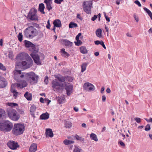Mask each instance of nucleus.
Returning <instances> with one entry per match:
<instances>
[{"instance_id":"1","label":"nucleus","mask_w":152,"mask_h":152,"mask_svg":"<svg viewBox=\"0 0 152 152\" xmlns=\"http://www.w3.org/2000/svg\"><path fill=\"white\" fill-rule=\"evenodd\" d=\"M17 58L21 60H26L22 61V66L25 69H27L31 66L33 61L31 58L28 54L25 53H21L18 54L17 56Z\"/></svg>"},{"instance_id":"2","label":"nucleus","mask_w":152,"mask_h":152,"mask_svg":"<svg viewBox=\"0 0 152 152\" xmlns=\"http://www.w3.org/2000/svg\"><path fill=\"white\" fill-rule=\"evenodd\" d=\"M38 34V31L34 26H29L25 29L23 32L24 36L27 38L32 39Z\"/></svg>"},{"instance_id":"3","label":"nucleus","mask_w":152,"mask_h":152,"mask_svg":"<svg viewBox=\"0 0 152 152\" xmlns=\"http://www.w3.org/2000/svg\"><path fill=\"white\" fill-rule=\"evenodd\" d=\"M13 127L12 123L8 120L0 122V130L4 132H8L11 130Z\"/></svg>"},{"instance_id":"4","label":"nucleus","mask_w":152,"mask_h":152,"mask_svg":"<svg viewBox=\"0 0 152 152\" xmlns=\"http://www.w3.org/2000/svg\"><path fill=\"white\" fill-rule=\"evenodd\" d=\"M24 77L26 82L31 83L34 82V83L37 82L39 78L38 76L33 72H30L27 73H24Z\"/></svg>"},{"instance_id":"5","label":"nucleus","mask_w":152,"mask_h":152,"mask_svg":"<svg viewBox=\"0 0 152 152\" xmlns=\"http://www.w3.org/2000/svg\"><path fill=\"white\" fill-rule=\"evenodd\" d=\"M7 113L8 117L13 121H17L20 117L19 114L17 111L12 108L7 109Z\"/></svg>"},{"instance_id":"6","label":"nucleus","mask_w":152,"mask_h":152,"mask_svg":"<svg viewBox=\"0 0 152 152\" xmlns=\"http://www.w3.org/2000/svg\"><path fill=\"white\" fill-rule=\"evenodd\" d=\"M24 125L22 124L19 123L15 124L12 130L13 134L15 136L22 134L24 130Z\"/></svg>"},{"instance_id":"7","label":"nucleus","mask_w":152,"mask_h":152,"mask_svg":"<svg viewBox=\"0 0 152 152\" xmlns=\"http://www.w3.org/2000/svg\"><path fill=\"white\" fill-rule=\"evenodd\" d=\"M37 9L35 8H33L31 9L27 15V18L32 21H38V18L37 15Z\"/></svg>"},{"instance_id":"8","label":"nucleus","mask_w":152,"mask_h":152,"mask_svg":"<svg viewBox=\"0 0 152 152\" xmlns=\"http://www.w3.org/2000/svg\"><path fill=\"white\" fill-rule=\"evenodd\" d=\"M92 1H85L83 3L84 11L88 14L91 13V8L92 7Z\"/></svg>"},{"instance_id":"9","label":"nucleus","mask_w":152,"mask_h":152,"mask_svg":"<svg viewBox=\"0 0 152 152\" xmlns=\"http://www.w3.org/2000/svg\"><path fill=\"white\" fill-rule=\"evenodd\" d=\"M51 83V86L54 91L60 90V87H62L64 85L63 83H59L56 79L53 80Z\"/></svg>"},{"instance_id":"10","label":"nucleus","mask_w":152,"mask_h":152,"mask_svg":"<svg viewBox=\"0 0 152 152\" xmlns=\"http://www.w3.org/2000/svg\"><path fill=\"white\" fill-rule=\"evenodd\" d=\"M73 86L72 84L68 83L67 84H65V89L66 90L67 95L69 96L73 91Z\"/></svg>"},{"instance_id":"11","label":"nucleus","mask_w":152,"mask_h":152,"mask_svg":"<svg viewBox=\"0 0 152 152\" xmlns=\"http://www.w3.org/2000/svg\"><path fill=\"white\" fill-rule=\"evenodd\" d=\"M7 145L10 149L12 150H16L19 147V145L15 141H10L7 143Z\"/></svg>"},{"instance_id":"12","label":"nucleus","mask_w":152,"mask_h":152,"mask_svg":"<svg viewBox=\"0 0 152 152\" xmlns=\"http://www.w3.org/2000/svg\"><path fill=\"white\" fill-rule=\"evenodd\" d=\"M30 56L34 60L35 64L38 65H41L42 64L40 61L39 56L37 53H31Z\"/></svg>"},{"instance_id":"13","label":"nucleus","mask_w":152,"mask_h":152,"mask_svg":"<svg viewBox=\"0 0 152 152\" xmlns=\"http://www.w3.org/2000/svg\"><path fill=\"white\" fill-rule=\"evenodd\" d=\"M84 90L88 91L94 90L95 88L94 85L90 83H86L84 84L83 86Z\"/></svg>"},{"instance_id":"14","label":"nucleus","mask_w":152,"mask_h":152,"mask_svg":"<svg viewBox=\"0 0 152 152\" xmlns=\"http://www.w3.org/2000/svg\"><path fill=\"white\" fill-rule=\"evenodd\" d=\"M18 83H16L15 84L16 86L19 88H23L26 87L28 84L27 82L25 80H20Z\"/></svg>"},{"instance_id":"15","label":"nucleus","mask_w":152,"mask_h":152,"mask_svg":"<svg viewBox=\"0 0 152 152\" xmlns=\"http://www.w3.org/2000/svg\"><path fill=\"white\" fill-rule=\"evenodd\" d=\"M7 84V82L4 77L0 76V88L5 87Z\"/></svg>"},{"instance_id":"16","label":"nucleus","mask_w":152,"mask_h":152,"mask_svg":"<svg viewBox=\"0 0 152 152\" xmlns=\"http://www.w3.org/2000/svg\"><path fill=\"white\" fill-rule=\"evenodd\" d=\"M62 42L65 46L68 47H71L73 44L72 42L66 39H62Z\"/></svg>"},{"instance_id":"17","label":"nucleus","mask_w":152,"mask_h":152,"mask_svg":"<svg viewBox=\"0 0 152 152\" xmlns=\"http://www.w3.org/2000/svg\"><path fill=\"white\" fill-rule=\"evenodd\" d=\"M24 73H23L21 75H18L17 73H14V79L18 82H19L21 78L24 77Z\"/></svg>"},{"instance_id":"18","label":"nucleus","mask_w":152,"mask_h":152,"mask_svg":"<svg viewBox=\"0 0 152 152\" xmlns=\"http://www.w3.org/2000/svg\"><path fill=\"white\" fill-rule=\"evenodd\" d=\"M45 134L46 136L52 137L53 136V133L52 130L51 129H46Z\"/></svg>"},{"instance_id":"19","label":"nucleus","mask_w":152,"mask_h":152,"mask_svg":"<svg viewBox=\"0 0 152 152\" xmlns=\"http://www.w3.org/2000/svg\"><path fill=\"white\" fill-rule=\"evenodd\" d=\"M37 145L35 143H33L31 144L29 147L30 152H35L37 150Z\"/></svg>"},{"instance_id":"20","label":"nucleus","mask_w":152,"mask_h":152,"mask_svg":"<svg viewBox=\"0 0 152 152\" xmlns=\"http://www.w3.org/2000/svg\"><path fill=\"white\" fill-rule=\"evenodd\" d=\"M53 24L54 25L53 26L56 27H60L61 26V21L59 19H56L54 20Z\"/></svg>"},{"instance_id":"21","label":"nucleus","mask_w":152,"mask_h":152,"mask_svg":"<svg viewBox=\"0 0 152 152\" xmlns=\"http://www.w3.org/2000/svg\"><path fill=\"white\" fill-rule=\"evenodd\" d=\"M49 114L46 112L42 114L40 116L39 118L41 120H47L49 118Z\"/></svg>"},{"instance_id":"22","label":"nucleus","mask_w":152,"mask_h":152,"mask_svg":"<svg viewBox=\"0 0 152 152\" xmlns=\"http://www.w3.org/2000/svg\"><path fill=\"white\" fill-rule=\"evenodd\" d=\"M61 55L63 57L67 58L70 56L69 54L65 51L64 48H62L61 49Z\"/></svg>"},{"instance_id":"23","label":"nucleus","mask_w":152,"mask_h":152,"mask_svg":"<svg viewBox=\"0 0 152 152\" xmlns=\"http://www.w3.org/2000/svg\"><path fill=\"white\" fill-rule=\"evenodd\" d=\"M45 8L44 4L42 3L40 4H39L38 10L42 14H44L45 12L44 11V10Z\"/></svg>"},{"instance_id":"24","label":"nucleus","mask_w":152,"mask_h":152,"mask_svg":"<svg viewBox=\"0 0 152 152\" xmlns=\"http://www.w3.org/2000/svg\"><path fill=\"white\" fill-rule=\"evenodd\" d=\"M25 97L28 101H31L32 100V95L31 93L26 92L24 95Z\"/></svg>"},{"instance_id":"25","label":"nucleus","mask_w":152,"mask_h":152,"mask_svg":"<svg viewBox=\"0 0 152 152\" xmlns=\"http://www.w3.org/2000/svg\"><path fill=\"white\" fill-rule=\"evenodd\" d=\"M33 44L31 42L29 41L26 40H24V45L26 48H31V47H33L32 46Z\"/></svg>"},{"instance_id":"26","label":"nucleus","mask_w":152,"mask_h":152,"mask_svg":"<svg viewBox=\"0 0 152 152\" xmlns=\"http://www.w3.org/2000/svg\"><path fill=\"white\" fill-rule=\"evenodd\" d=\"M96 34L98 37L100 38L102 37V30L101 28H98L96 31Z\"/></svg>"},{"instance_id":"27","label":"nucleus","mask_w":152,"mask_h":152,"mask_svg":"<svg viewBox=\"0 0 152 152\" xmlns=\"http://www.w3.org/2000/svg\"><path fill=\"white\" fill-rule=\"evenodd\" d=\"M36 110V107L34 104L32 105L30 108V112L32 115H34V112Z\"/></svg>"},{"instance_id":"28","label":"nucleus","mask_w":152,"mask_h":152,"mask_svg":"<svg viewBox=\"0 0 152 152\" xmlns=\"http://www.w3.org/2000/svg\"><path fill=\"white\" fill-rule=\"evenodd\" d=\"M80 52L82 53L85 54L88 52V51L85 46H82L80 48Z\"/></svg>"},{"instance_id":"29","label":"nucleus","mask_w":152,"mask_h":152,"mask_svg":"<svg viewBox=\"0 0 152 152\" xmlns=\"http://www.w3.org/2000/svg\"><path fill=\"white\" fill-rule=\"evenodd\" d=\"M90 137L91 140H94L96 142L98 140L96 135L94 133H92L91 134Z\"/></svg>"},{"instance_id":"30","label":"nucleus","mask_w":152,"mask_h":152,"mask_svg":"<svg viewBox=\"0 0 152 152\" xmlns=\"http://www.w3.org/2000/svg\"><path fill=\"white\" fill-rule=\"evenodd\" d=\"M64 143L66 145H68L74 143V141L73 140H69L65 139L63 141Z\"/></svg>"},{"instance_id":"31","label":"nucleus","mask_w":152,"mask_h":152,"mask_svg":"<svg viewBox=\"0 0 152 152\" xmlns=\"http://www.w3.org/2000/svg\"><path fill=\"white\" fill-rule=\"evenodd\" d=\"M69 28H72L77 27L78 26L77 23L73 22H71L69 24Z\"/></svg>"},{"instance_id":"32","label":"nucleus","mask_w":152,"mask_h":152,"mask_svg":"<svg viewBox=\"0 0 152 152\" xmlns=\"http://www.w3.org/2000/svg\"><path fill=\"white\" fill-rule=\"evenodd\" d=\"M88 64V63H84L82 64L81 65V72H83L86 70Z\"/></svg>"},{"instance_id":"33","label":"nucleus","mask_w":152,"mask_h":152,"mask_svg":"<svg viewBox=\"0 0 152 152\" xmlns=\"http://www.w3.org/2000/svg\"><path fill=\"white\" fill-rule=\"evenodd\" d=\"M65 77L66 79V81H67L69 82H72V80H73V77L68 75L65 76Z\"/></svg>"},{"instance_id":"34","label":"nucleus","mask_w":152,"mask_h":152,"mask_svg":"<svg viewBox=\"0 0 152 152\" xmlns=\"http://www.w3.org/2000/svg\"><path fill=\"white\" fill-rule=\"evenodd\" d=\"M65 127L67 128H70L72 126V123L69 121H66L65 123Z\"/></svg>"},{"instance_id":"35","label":"nucleus","mask_w":152,"mask_h":152,"mask_svg":"<svg viewBox=\"0 0 152 152\" xmlns=\"http://www.w3.org/2000/svg\"><path fill=\"white\" fill-rule=\"evenodd\" d=\"M31 48H32V53H36L38 51V49L36 47V46L34 44Z\"/></svg>"},{"instance_id":"36","label":"nucleus","mask_w":152,"mask_h":152,"mask_svg":"<svg viewBox=\"0 0 152 152\" xmlns=\"http://www.w3.org/2000/svg\"><path fill=\"white\" fill-rule=\"evenodd\" d=\"M65 98L63 96H60L58 97L57 101L59 104H61Z\"/></svg>"},{"instance_id":"37","label":"nucleus","mask_w":152,"mask_h":152,"mask_svg":"<svg viewBox=\"0 0 152 152\" xmlns=\"http://www.w3.org/2000/svg\"><path fill=\"white\" fill-rule=\"evenodd\" d=\"M52 4V3H50L46 4V8L49 11H50L53 8V7L51 5Z\"/></svg>"},{"instance_id":"38","label":"nucleus","mask_w":152,"mask_h":152,"mask_svg":"<svg viewBox=\"0 0 152 152\" xmlns=\"http://www.w3.org/2000/svg\"><path fill=\"white\" fill-rule=\"evenodd\" d=\"M75 137L77 140L82 141L84 140V139L83 138H82L81 136H79L78 135L76 134Z\"/></svg>"},{"instance_id":"39","label":"nucleus","mask_w":152,"mask_h":152,"mask_svg":"<svg viewBox=\"0 0 152 152\" xmlns=\"http://www.w3.org/2000/svg\"><path fill=\"white\" fill-rule=\"evenodd\" d=\"M61 82L64 83L66 81V79L65 77V76H63L60 75V78L58 80Z\"/></svg>"},{"instance_id":"40","label":"nucleus","mask_w":152,"mask_h":152,"mask_svg":"<svg viewBox=\"0 0 152 152\" xmlns=\"http://www.w3.org/2000/svg\"><path fill=\"white\" fill-rule=\"evenodd\" d=\"M0 69L2 71H5L6 70V68L4 65L0 62Z\"/></svg>"},{"instance_id":"41","label":"nucleus","mask_w":152,"mask_h":152,"mask_svg":"<svg viewBox=\"0 0 152 152\" xmlns=\"http://www.w3.org/2000/svg\"><path fill=\"white\" fill-rule=\"evenodd\" d=\"M18 37L19 41L20 42H22L23 39V35L22 33H19Z\"/></svg>"},{"instance_id":"42","label":"nucleus","mask_w":152,"mask_h":152,"mask_svg":"<svg viewBox=\"0 0 152 152\" xmlns=\"http://www.w3.org/2000/svg\"><path fill=\"white\" fill-rule=\"evenodd\" d=\"M5 112V111L3 109H0V118L4 115Z\"/></svg>"},{"instance_id":"43","label":"nucleus","mask_w":152,"mask_h":152,"mask_svg":"<svg viewBox=\"0 0 152 152\" xmlns=\"http://www.w3.org/2000/svg\"><path fill=\"white\" fill-rule=\"evenodd\" d=\"M8 105L9 106H11L12 107H15L18 105V104L17 103H8Z\"/></svg>"},{"instance_id":"44","label":"nucleus","mask_w":152,"mask_h":152,"mask_svg":"<svg viewBox=\"0 0 152 152\" xmlns=\"http://www.w3.org/2000/svg\"><path fill=\"white\" fill-rule=\"evenodd\" d=\"M74 43L75 45L77 46H79L82 44V42L80 40H77V42H75Z\"/></svg>"},{"instance_id":"45","label":"nucleus","mask_w":152,"mask_h":152,"mask_svg":"<svg viewBox=\"0 0 152 152\" xmlns=\"http://www.w3.org/2000/svg\"><path fill=\"white\" fill-rule=\"evenodd\" d=\"M151 129L150 125L148 124H147L145 126V131H148Z\"/></svg>"},{"instance_id":"46","label":"nucleus","mask_w":152,"mask_h":152,"mask_svg":"<svg viewBox=\"0 0 152 152\" xmlns=\"http://www.w3.org/2000/svg\"><path fill=\"white\" fill-rule=\"evenodd\" d=\"M30 24L33 25V26H34V27H35L38 28H39V25L37 23L32 22L30 23Z\"/></svg>"},{"instance_id":"47","label":"nucleus","mask_w":152,"mask_h":152,"mask_svg":"<svg viewBox=\"0 0 152 152\" xmlns=\"http://www.w3.org/2000/svg\"><path fill=\"white\" fill-rule=\"evenodd\" d=\"M118 144H120L121 146L123 148H124L125 146V145L124 143L122 141L120 140L118 142Z\"/></svg>"},{"instance_id":"48","label":"nucleus","mask_w":152,"mask_h":152,"mask_svg":"<svg viewBox=\"0 0 152 152\" xmlns=\"http://www.w3.org/2000/svg\"><path fill=\"white\" fill-rule=\"evenodd\" d=\"M46 28L48 29H50V20H48L47 21V24L46 26Z\"/></svg>"},{"instance_id":"49","label":"nucleus","mask_w":152,"mask_h":152,"mask_svg":"<svg viewBox=\"0 0 152 152\" xmlns=\"http://www.w3.org/2000/svg\"><path fill=\"white\" fill-rule=\"evenodd\" d=\"M143 9L144 10L146 11V12L149 15L152 13L146 7H144Z\"/></svg>"},{"instance_id":"50","label":"nucleus","mask_w":152,"mask_h":152,"mask_svg":"<svg viewBox=\"0 0 152 152\" xmlns=\"http://www.w3.org/2000/svg\"><path fill=\"white\" fill-rule=\"evenodd\" d=\"M64 0H54V3L57 4H60Z\"/></svg>"},{"instance_id":"51","label":"nucleus","mask_w":152,"mask_h":152,"mask_svg":"<svg viewBox=\"0 0 152 152\" xmlns=\"http://www.w3.org/2000/svg\"><path fill=\"white\" fill-rule=\"evenodd\" d=\"M48 76H46L45 77L44 79V82L45 83V84L46 85L48 84Z\"/></svg>"},{"instance_id":"52","label":"nucleus","mask_w":152,"mask_h":152,"mask_svg":"<svg viewBox=\"0 0 152 152\" xmlns=\"http://www.w3.org/2000/svg\"><path fill=\"white\" fill-rule=\"evenodd\" d=\"M76 18L77 19H79L80 20H82L83 19V18L81 16L80 14L79 13H77V14Z\"/></svg>"},{"instance_id":"53","label":"nucleus","mask_w":152,"mask_h":152,"mask_svg":"<svg viewBox=\"0 0 152 152\" xmlns=\"http://www.w3.org/2000/svg\"><path fill=\"white\" fill-rule=\"evenodd\" d=\"M103 41H100L99 40H96L94 41V43L96 45H99V44L101 45L102 42Z\"/></svg>"},{"instance_id":"54","label":"nucleus","mask_w":152,"mask_h":152,"mask_svg":"<svg viewBox=\"0 0 152 152\" xmlns=\"http://www.w3.org/2000/svg\"><path fill=\"white\" fill-rule=\"evenodd\" d=\"M134 3L139 7H141L142 6L141 4L138 0H136L134 2Z\"/></svg>"},{"instance_id":"55","label":"nucleus","mask_w":152,"mask_h":152,"mask_svg":"<svg viewBox=\"0 0 152 152\" xmlns=\"http://www.w3.org/2000/svg\"><path fill=\"white\" fill-rule=\"evenodd\" d=\"M134 120L137 123H140L141 122V119L139 118H135Z\"/></svg>"},{"instance_id":"56","label":"nucleus","mask_w":152,"mask_h":152,"mask_svg":"<svg viewBox=\"0 0 152 152\" xmlns=\"http://www.w3.org/2000/svg\"><path fill=\"white\" fill-rule=\"evenodd\" d=\"M104 17L106 19V20L108 22H109L110 21V18L108 17V16L106 15V14L105 13L104 14Z\"/></svg>"},{"instance_id":"57","label":"nucleus","mask_w":152,"mask_h":152,"mask_svg":"<svg viewBox=\"0 0 152 152\" xmlns=\"http://www.w3.org/2000/svg\"><path fill=\"white\" fill-rule=\"evenodd\" d=\"M73 152H80L79 149L77 147H75Z\"/></svg>"},{"instance_id":"58","label":"nucleus","mask_w":152,"mask_h":152,"mask_svg":"<svg viewBox=\"0 0 152 152\" xmlns=\"http://www.w3.org/2000/svg\"><path fill=\"white\" fill-rule=\"evenodd\" d=\"M15 91H16L15 88L14 86H11V89H10V91H11V92L12 93Z\"/></svg>"},{"instance_id":"59","label":"nucleus","mask_w":152,"mask_h":152,"mask_svg":"<svg viewBox=\"0 0 152 152\" xmlns=\"http://www.w3.org/2000/svg\"><path fill=\"white\" fill-rule=\"evenodd\" d=\"M13 93V96L15 97V98L16 99L17 97L18 92L17 91H15V92L12 93Z\"/></svg>"},{"instance_id":"60","label":"nucleus","mask_w":152,"mask_h":152,"mask_svg":"<svg viewBox=\"0 0 152 152\" xmlns=\"http://www.w3.org/2000/svg\"><path fill=\"white\" fill-rule=\"evenodd\" d=\"M44 3L46 4L52 3V0H44Z\"/></svg>"},{"instance_id":"61","label":"nucleus","mask_w":152,"mask_h":152,"mask_svg":"<svg viewBox=\"0 0 152 152\" xmlns=\"http://www.w3.org/2000/svg\"><path fill=\"white\" fill-rule=\"evenodd\" d=\"M97 18V16H96V15H94V16L91 18V20L93 21H94Z\"/></svg>"},{"instance_id":"62","label":"nucleus","mask_w":152,"mask_h":152,"mask_svg":"<svg viewBox=\"0 0 152 152\" xmlns=\"http://www.w3.org/2000/svg\"><path fill=\"white\" fill-rule=\"evenodd\" d=\"M134 18L136 21L137 22L139 21L138 18V17H137L135 14H134Z\"/></svg>"},{"instance_id":"63","label":"nucleus","mask_w":152,"mask_h":152,"mask_svg":"<svg viewBox=\"0 0 152 152\" xmlns=\"http://www.w3.org/2000/svg\"><path fill=\"white\" fill-rule=\"evenodd\" d=\"M15 73H17L18 74V75H21L22 73L21 71L20 70H18L16 71V72H15Z\"/></svg>"},{"instance_id":"64","label":"nucleus","mask_w":152,"mask_h":152,"mask_svg":"<svg viewBox=\"0 0 152 152\" xmlns=\"http://www.w3.org/2000/svg\"><path fill=\"white\" fill-rule=\"evenodd\" d=\"M12 53L9 52L8 54L9 57L10 58H12Z\"/></svg>"}]
</instances>
